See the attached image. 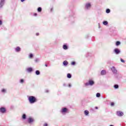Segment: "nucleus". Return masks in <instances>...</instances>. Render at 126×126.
I'll return each mask as SVG.
<instances>
[{"label":"nucleus","instance_id":"nucleus-1","mask_svg":"<svg viewBox=\"0 0 126 126\" xmlns=\"http://www.w3.org/2000/svg\"><path fill=\"white\" fill-rule=\"evenodd\" d=\"M29 101L31 104H34L37 101V99L33 96H30L29 97Z\"/></svg>","mask_w":126,"mask_h":126},{"label":"nucleus","instance_id":"nucleus-2","mask_svg":"<svg viewBox=\"0 0 126 126\" xmlns=\"http://www.w3.org/2000/svg\"><path fill=\"white\" fill-rule=\"evenodd\" d=\"M117 116H119V117H122V116H124V113L121 112V111H118L117 112Z\"/></svg>","mask_w":126,"mask_h":126},{"label":"nucleus","instance_id":"nucleus-3","mask_svg":"<svg viewBox=\"0 0 126 126\" xmlns=\"http://www.w3.org/2000/svg\"><path fill=\"white\" fill-rule=\"evenodd\" d=\"M112 71L113 72V73H117V71L115 66H113L111 68Z\"/></svg>","mask_w":126,"mask_h":126},{"label":"nucleus","instance_id":"nucleus-4","mask_svg":"<svg viewBox=\"0 0 126 126\" xmlns=\"http://www.w3.org/2000/svg\"><path fill=\"white\" fill-rule=\"evenodd\" d=\"M90 7H91V4H90V3H88L86 4V8H87V9H89Z\"/></svg>","mask_w":126,"mask_h":126},{"label":"nucleus","instance_id":"nucleus-5","mask_svg":"<svg viewBox=\"0 0 126 126\" xmlns=\"http://www.w3.org/2000/svg\"><path fill=\"white\" fill-rule=\"evenodd\" d=\"M3 4H4V0H1L0 2V7H2Z\"/></svg>","mask_w":126,"mask_h":126},{"label":"nucleus","instance_id":"nucleus-6","mask_svg":"<svg viewBox=\"0 0 126 126\" xmlns=\"http://www.w3.org/2000/svg\"><path fill=\"white\" fill-rule=\"evenodd\" d=\"M114 52H115V54H116L117 55L120 54V53L121 52L120 50H119L118 49H115L114 50Z\"/></svg>","mask_w":126,"mask_h":126},{"label":"nucleus","instance_id":"nucleus-7","mask_svg":"<svg viewBox=\"0 0 126 126\" xmlns=\"http://www.w3.org/2000/svg\"><path fill=\"white\" fill-rule=\"evenodd\" d=\"M28 122L29 124H31V123H33V122H34V120L32 118H29L28 119Z\"/></svg>","mask_w":126,"mask_h":126},{"label":"nucleus","instance_id":"nucleus-8","mask_svg":"<svg viewBox=\"0 0 126 126\" xmlns=\"http://www.w3.org/2000/svg\"><path fill=\"white\" fill-rule=\"evenodd\" d=\"M1 113H4L5 112V108L2 107L0 109Z\"/></svg>","mask_w":126,"mask_h":126},{"label":"nucleus","instance_id":"nucleus-9","mask_svg":"<svg viewBox=\"0 0 126 126\" xmlns=\"http://www.w3.org/2000/svg\"><path fill=\"white\" fill-rule=\"evenodd\" d=\"M89 82L90 85H93V84H94V81H93V80H90Z\"/></svg>","mask_w":126,"mask_h":126},{"label":"nucleus","instance_id":"nucleus-10","mask_svg":"<svg viewBox=\"0 0 126 126\" xmlns=\"http://www.w3.org/2000/svg\"><path fill=\"white\" fill-rule=\"evenodd\" d=\"M106 74V71H105L104 70H102L101 71V75H104V74Z\"/></svg>","mask_w":126,"mask_h":126},{"label":"nucleus","instance_id":"nucleus-11","mask_svg":"<svg viewBox=\"0 0 126 126\" xmlns=\"http://www.w3.org/2000/svg\"><path fill=\"white\" fill-rule=\"evenodd\" d=\"M63 64L64 65H67V64H68V62H67V61H64L63 62Z\"/></svg>","mask_w":126,"mask_h":126},{"label":"nucleus","instance_id":"nucleus-12","mask_svg":"<svg viewBox=\"0 0 126 126\" xmlns=\"http://www.w3.org/2000/svg\"><path fill=\"white\" fill-rule=\"evenodd\" d=\"M67 111V109L66 108H64L62 109V113H65Z\"/></svg>","mask_w":126,"mask_h":126},{"label":"nucleus","instance_id":"nucleus-13","mask_svg":"<svg viewBox=\"0 0 126 126\" xmlns=\"http://www.w3.org/2000/svg\"><path fill=\"white\" fill-rule=\"evenodd\" d=\"M15 50L16 52H20V47H17Z\"/></svg>","mask_w":126,"mask_h":126},{"label":"nucleus","instance_id":"nucleus-14","mask_svg":"<svg viewBox=\"0 0 126 126\" xmlns=\"http://www.w3.org/2000/svg\"><path fill=\"white\" fill-rule=\"evenodd\" d=\"M27 70H28V71H29V72H31V71H32V68L30 67L27 69Z\"/></svg>","mask_w":126,"mask_h":126},{"label":"nucleus","instance_id":"nucleus-15","mask_svg":"<svg viewBox=\"0 0 126 126\" xmlns=\"http://www.w3.org/2000/svg\"><path fill=\"white\" fill-rule=\"evenodd\" d=\"M63 49L64 50H67V46H66V45H64L63 46Z\"/></svg>","mask_w":126,"mask_h":126},{"label":"nucleus","instance_id":"nucleus-16","mask_svg":"<svg viewBox=\"0 0 126 126\" xmlns=\"http://www.w3.org/2000/svg\"><path fill=\"white\" fill-rule=\"evenodd\" d=\"M84 113H85V114L86 116H87V115H88V114H89V112L88 111H87V110H85V111H84Z\"/></svg>","mask_w":126,"mask_h":126},{"label":"nucleus","instance_id":"nucleus-17","mask_svg":"<svg viewBox=\"0 0 126 126\" xmlns=\"http://www.w3.org/2000/svg\"><path fill=\"white\" fill-rule=\"evenodd\" d=\"M37 10H38V12H41L42 11V8L38 7L37 9Z\"/></svg>","mask_w":126,"mask_h":126},{"label":"nucleus","instance_id":"nucleus-18","mask_svg":"<svg viewBox=\"0 0 126 126\" xmlns=\"http://www.w3.org/2000/svg\"><path fill=\"white\" fill-rule=\"evenodd\" d=\"M116 46H119V45H121V42L120 41H117L116 43Z\"/></svg>","mask_w":126,"mask_h":126},{"label":"nucleus","instance_id":"nucleus-19","mask_svg":"<svg viewBox=\"0 0 126 126\" xmlns=\"http://www.w3.org/2000/svg\"><path fill=\"white\" fill-rule=\"evenodd\" d=\"M67 76L68 78H71V74H70V73H68Z\"/></svg>","mask_w":126,"mask_h":126},{"label":"nucleus","instance_id":"nucleus-20","mask_svg":"<svg viewBox=\"0 0 126 126\" xmlns=\"http://www.w3.org/2000/svg\"><path fill=\"white\" fill-rule=\"evenodd\" d=\"M35 73L36 75H39V74H40V71H39V70H36Z\"/></svg>","mask_w":126,"mask_h":126},{"label":"nucleus","instance_id":"nucleus-21","mask_svg":"<svg viewBox=\"0 0 126 126\" xmlns=\"http://www.w3.org/2000/svg\"><path fill=\"white\" fill-rule=\"evenodd\" d=\"M103 24L104 25H107L108 24V22H107V21H103Z\"/></svg>","mask_w":126,"mask_h":126},{"label":"nucleus","instance_id":"nucleus-22","mask_svg":"<svg viewBox=\"0 0 126 126\" xmlns=\"http://www.w3.org/2000/svg\"><path fill=\"white\" fill-rule=\"evenodd\" d=\"M100 96H101V94H100V93H98L96 94V97H99Z\"/></svg>","mask_w":126,"mask_h":126},{"label":"nucleus","instance_id":"nucleus-23","mask_svg":"<svg viewBox=\"0 0 126 126\" xmlns=\"http://www.w3.org/2000/svg\"><path fill=\"white\" fill-rule=\"evenodd\" d=\"M22 118L24 120H25V119H26V115L23 114Z\"/></svg>","mask_w":126,"mask_h":126},{"label":"nucleus","instance_id":"nucleus-24","mask_svg":"<svg viewBox=\"0 0 126 126\" xmlns=\"http://www.w3.org/2000/svg\"><path fill=\"white\" fill-rule=\"evenodd\" d=\"M111 11L110 10V9H106V13H110V12Z\"/></svg>","mask_w":126,"mask_h":126},{"label":"nucleus","instance_id":"nucleus-25","mask_svg":"<svg viewBox=\"0 0 126 126\" xmlns=\"http://www.w3.org/2000/svg\"><path fill=\"white\" fill-rule=\"evenodd\" d=\"M114 88H116V89L119 88V85H114Z\"/></svg>","mask_w":126,"mask_h":126},{"label":"nucleus","instance_id":"nucleus-26","mask_svg":"<svg viewBox=\"0 0 126 126\" xmlns=\"http://www.w3.org/2000/svg\"><path fill=\"white\" fill-rule=\"evenodd\" d=\"M1 91L3 93L6 92V90L5 89H2Z\"/></svg>","mask_w":126,"mask_h":126},{"label":"nucleus","instance_id":"nucleus-27","mask_svg":"<svg viewBox=\"0 0 126 126\" xmlns=\"http://www.w3.org/2000/svg\"><path fill=\"white\" fill-rule=\"evenodd\" d=\"M20 82H21V83H23V82H24V80L23 79H21L20 80Z\"/></svg>","mask_w":126,"mask_h":126},{"label":"nucleus","instance_id":"nucleus-28","mask_svg":"<svg viewBox=\"0 0 126 126\" xmlns=\"http://www.w3.org/2000/svg\"><path fill=\"white\" fill-rule=\"evenodd\" d=\"M85 85H86V86H88V85H90V84H89V83H86L85 84Z\"/></svg>","mask_w":126,"mask_h":126},{"label":"nucleus","instance_id":"nucleus-29","mask_svg":"<svg viewBox=\"0 0 126 126\" xmlns=\"http://www.w3.org/2000/svg\"><path fill=\"white\" fill-rule=\"evenodd\" d=\"M71 64H72V65H74V64H75V62H72Z\"/></svg>","mask_w":126,"mask_h":126},{"label":"nucleus","instance_id":"nucleus-30","mask_svg":"<svg viewBox=\"0 0 126 126\" xmlns=\"http://www.w3.org/2000/svg\"><path fill=\"white\" fill-rule=\"evenodd\" d=\"M30 58H33V54H30Z\"/></svg>","mask_w":126,"mask_h":126},{"label":"nucleus","instance_id":"nucleus-31","mask_svg":"<svg viewBox=\"0 0 126 126\" xmlns=\"http://www.w3.org/2000/svg\"><path fill=\"white\" fill-rule=\"evenodd\" d=\"M121 62H122V63H125V61H124L123 59H121Z\"/></svg>","mask_w":126,"mask_h":126},{"label":"nucleus","instance_id":"nucleus-32","mask_svg":"<svg viewBox=\"0 0 126 126\" xmlns=\"http://www.w3.org/2000/svg\"><path fill=\"white\" fill-rule=\"evenodd\" d=\"M115 105V103L114 102H111V106H114Z\"/></svg>","mask_w":126,"mask_h":126},{"label":"nucleus","instance_id":"nucleus-33","mask_svg":"<svg viewBox=\"0 0 126 126\" xmlns=\"http://www.w3.org/2000/svg\"><path fill=\"white\" fill-rule=\"evenodd\" d=\"M2 24V22H1V20H0V25H1Z\"/></svg>","mask_w":126,"mask_h":126},{"label":"nucleus","instance_id":"nucleus-34","mask_svg":"<svg viewBox=\"0 0 126 126\" xmlns=\"http://www.w3.org/2000/svg\"><path fill=\"white\" fill-rule=\"evenodd\" d=\"M44 126H48V124H45Z\"/></svg>","mask_w":126,"mask_h":126},{"label":"nucleus","instance_id":"nucleus-35","mask_svg":"<svg viewBox=\"0 0 126 126\" xmlns=\"http://www.w3.org/2000/svg\"><path fill=\"white\" fill-rule=\"evenodd\" d=\"M36 36H39V33H38V32L36 33Z\"/></svg>","mask_w":126,"mask_h":126},{"label":"nucleus","instance_id":"nucleus-36","mask_svg":"<svg viewBox=\"0 0 126 126\" xmlns=\"http://www.w3.org/2000/svg\"><path fill=\"white\" fill-rule=\"evenodd\" d=\"M34 16H37V13H34Z\"/></svg>","mask_w":126,"mask_h":126},{"label":"nucleus","instance_id":"nucleus-37","mask_svg":"<svg viewBox=\"0 0 126 126\" xmlns=\"http://www.w3.org/2000/svg\"><path fill=\"white\" fill-rule=\"evenodd\" d=\"M25 0H21V1H22V2H23V1H24Z\"/></svg>","mask_w":126,"mask_h":126},{"label":"nucleus","instance_id":"nucleus-38","mask_svg":"<svg viewBox=\"0 0 126 126\" xmlns=\"http://www.w3.org/2000/svg\"><path fill=\"white\" fill-rule=\"evenodd\" d=\"M46 92L47 93H48V92H49V91L47 90V91H46Z\"/></svg>","mask_w":126,"mask_h":126},{"label":"nucleus","instance_id":"nucleus-39","mask_svg":"<svg viewBox=\"0 0 126 126\" xmlns=\"http://www.w3.org/2000/svg\"><path fill=\"white\" fill-rule=\"evenodd\" d=\"M45 66H48V64H45Z\"/></svg>","mask_w":126,"mask_h":126},{"label":"nucleus","instance_id":"nucleus-40","mask_svg":"<svg viewBox=\"0 0 126 126\" xmlns=\"http://www.w3.org/2000/svg\"><path fill=\"white\" fill-rule=\"evenodd\" d=\"M71 87V86L70 85V84L69 85V87Z\"/></svg>","mask_w":126,"mask_h":126},{"label":"nucleus","instance_id":"nucleus-41","mask_svg":"<svg viewBox=\"0 0 126 126\" xmlns=\"http://www.w3.org/2000/svg\"><path fill=\"white\" fill-rule=\"evenodd\" d=\"M95 109H98V107H95Z\"/></svg>","mask_w":126,"mask_h":126},{"label":"nucleus","instance_id":"nucleus-42","mask_svg":"<svg viewBox=\"0 0 126 126\" xmlns=\"http://www.w3.org/2000/svg\"><path fill=\"white\" fill-rule=\"evenodd\" d=\"M110 126H113V125H110Z\"/></svg>","mask_w":126,"mask_h":126}]
</instances>
